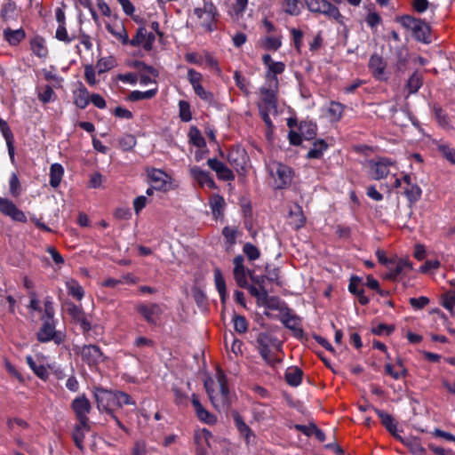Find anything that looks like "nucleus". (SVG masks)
I'll use <instances>...</instances> for the list:
<instances>
[{
  "instance_id": "nucleus-22",
  "label": "nucleus",
  "mask_w": 455,
  "mask_h": 455,
  "mask_svg": "<svg viewBox=\"0 0 455 455\" xmlns=\"http://www.w3.org/2000/svg\"><path fill=\"white\" fill-rule=\"evenodd\" d=\"M244 259L242 255H237L233 259L234 277L237 284L242 288L248 287L247 270L243 266Z\"/></svg>"
},
{
  "instance_id": "nucleus-47",
  "label": "nucleus",
  "mask_w": 455,
  "mask_h": 455,
  "mask_svg": "<svg viewBox=\"0 0 455 455\" xmlns=\"http://www.w3.org/2000/svg\"><path fill=\"white\" fill-rule=\"evenodd\" d=\"M344 111V106L337 101H331L328 108V114L331 121H339Z\"/></svg>"
},
{
  "instance_id": "nucleus-56",
  "label": "nucleus",
  "mask_w": 455,
  "mask_h": 455,
  "mask_svg": "<svg viewBox=\"0 0 455 455\" xmlns=\"http://www.w3.org/2000/svg\"><path fill=\"white\" fill-rule=\"evenodd\" d=\"M55 37L61 42L69 44L73 41L74 37L68 34L66 24L59 25L56 30Z\"/></svg>"
},
{
  "instance_id": "nucleus-33",
  "label": "nucleus",
  "mask_w": 455,
  "mask_h": 455,
  "mask_svg": "<svg viewBox=\"0 0 455 455\" xmlns=\"http://www.w3.org/2000/svg\"><path fill=\"white\" fill-rule=\"evenodd\" d=\"M303 371L297 366L287 368L284 378L286 382L291 387H298L302 380Z\"/></svg>"
},
{
  "instance_id": "nucleus-31",
  "label": "nucleus",
  "mask_w": 455,
  "mask_h": 455,
  "mask_svg": "<svg viewBox=\"0 0 455 455\" xmlns=\"http://www.w3.org/2000/svg\"><path fill=\"white\" fill-rule=\"evenodd\" d=\"M90 96L91 95L88 90L83 84H81L74 92L75 105L81 109H84L90 103Z\"/></svg>"
},
{
  "instance_id": "nucleus-61",
  "label": "nucleus",
  "mask_w": 455,
  "mask_h": 455,
  "mask_svg": "<svg viewBox=\"0 0 455 455\" xmlns=\"http://www.w3.org/2000/svg\"><path fill=\"white\" fill-rule=\"evenodd\" d=\"M203 76L198 71L195 70L194 68H189L188 70V80L192 85L193 88L196 87L197 85L202 84Z\"/></svg>"
},
{
  "instance_id": "nucleus-44",
  "label": "nucleus",
  "mask_w": 455,
  "mask_h": 455,
  "mask_svg": "<svg viewBox=\"0 0 455 455\" xmlns=\"http://www.w3.org/2000/svg\"><path fill=\"white\" fill-rule=\"evenodd\" d=\"M107 29L116 39L121 41V43L123 44H124V45L130 44L131 40H129L128 34H127V32H126V30H125L124 26H119V27H117L116 28L110 26V25H108L107 26Z\"/></svg>"
},
{
  "instance_id": "nucleus-13",
  "label": "nucleus",
  "mask_w": 455,
  "mask_h": 455,
  "mask_svg": "<svg viewBox=\"0 0 455 455\" xmlns=\"http://www.w3.org/2000/svg\"><path fill=\"white\" fill-rule=\"evenodd\" d=\"M135 309L149 324H156L163 312L161 306L156 303H138Z\"/></svg>"
},
{
  "instance_id": "nucleus-17",
  "label": "nucleus",
  "mask_w": 455,
  "mask_h": 455,
  "mask_svg": "<svg viewBox=\"0 0 455 455\" xmlns=\"http://www.w3.org/2000/svg\"><path fill=\"white\" fill-rule=\"evenodd\" d=\"M404 185L403 187V195L407 198L411 204L417 203L422 195L420 187L412 181L410 174L403 175Z\"/></svg>"
},
{
  "instance_id": "nucleus-35",
  "label": "nucleus",
  "mask_w": 455,
  "mask_h": 455,
  "mask_svg": "<svg viewBox=\"0 0 455 455\" xmlns=\"http://www.w3.org/2000/svg\"><path fill=\"white\" fill-rule=\"evenodd\" d=\"M64 175V168L60 164L55 163L50 168V185L56 188L60 186Z\"/></svg>"
},
{
  "instance_id": "nucleus-10",
  "label": "nucleus",
  "mask_w": 455,
  "mask_h": 455,
  "mask_svg": "<svg viewBox=\"0 0 455 455\" xmlns=\"http://www.w3.org/2000/svg\"><path fill=\"white\" fill-rule=\"evenodd\" d=\"M279 84H272L271 83H265L259 88V107H266L270 108H277V92Z\"/></svg>"
},
{
  "instance_id": "nucleus-39",
  "label": "nucleus",
  "mask_w": 455,
  "mask_h": 455,
  "mask_svg": "<svg viewBox=\"0 0 455 455\" xmlns=\"http://www.w3.org/2000/svg\"><path fill=\"white\" fill-rule=\"evenodd\" d=\"M299 130L303 136V139L309 140L316 135V124L310 121H302L299 124Z\"/></svg>"
},
{
  "instance_id": "nucleus-32",
  "label": "nucleus",
  "mask_w": 455,
  "mask_h": 455,
  "mask_svg": "<svg viewBox=\"0 0 455 455\" xmlns=\"http://www.w3.org/2000/svg\"><path fill=\"white\" fill-rule=\"evenodd\" d=\"M385 372L394 379H400L407 376V370L401 360H398L395 364L387 363Z\"/></svg>"
},
{
  "instance_id": "nucleus-14",
  "label": "nucleus",
  "mask_w": 455,
  "mask_h": 455,
  "mask_svg": "<svg viewBox=\"0 0 455 455\" xmlns=\"http://www.w3.org/2000/svg\"><path fill=\"white\" fill-rule=\"evenodd\" d=\"M156 41V34L149 32L145 27H140L136 36L131 40L130 45L142 46L146 51H150Z\"/></svg>"
},
{
  "instance_id": "nucleus-59",
  "label": "nucleus",
  "mask_w": 455,
  "mask_h": 455,
  "mask_svg": "<svg viewBox=\"0 0 455 455\" xmlns=\"http://www.w3.org/2000/svg\"><path fill=\"white\" fill-rule=\"evenodd\" d=\"M234 328L239 333L246 332L248 329V322L244 316L235 315L233 318Z\"/></svg>"
},
{
  "instance_id": "nucleus-42",
  "label": "nucleus",
  "mask_w": 455,
  "mask_h": 455,
  "mask_svg": "<svg viewBox=\"0 0 455 455\" xmlns=\"http://www.w3.org/2000/svg\"><path fill=\"white\" fill-rule=\"evenodd\" d=\"M302 8V0H285L283 4V11L292 16L300 14Z\"/></svg>"
},
{
  "instance_id": "nucleus-36",
  "label": "nucleus",
  "mask_w": 455,
  "mask_h": 455,
  "mask_svg": "<svg viewBox=\"0 0 455 455\" xmlns=\"http://www.w3.org/2000/svg\"><path fill=\"white\" fill-rule=\"evenodd\" d=\"M26 362L38 378L44 380L48 379L49 371L44 364H37L31 355L26 357Z\"/></svg>"
},
{
  "instance_id": "nucleus-16",
  "label": "nucleus",
  "mask_w": 455,
  "mask_h": 455,
  "mask_svg": "<svg viewBox=\"0 0 455 455\" xmlns=\"http://www.w3.org/2000/svg\"><path fill=\"white\" fill-rule=\"evenodd\" d=\"M369 69L372 76L378 81H387L388 76L386 72L387 63L379 54H372L369 60Z\"/></svg>"
},
{
  "instance_id": "nucleus-9",
  "label": "nucleus",
  "mask_w": 455,
  "mask_h": 455,
  "mask_svg": "<svg viewBox=\"0 0 455 455\" xmlns=\"http://www.w3.org/2000/svg\"><path fill=\"white\" fill-rule=\"evenodd\" d=\"M263 64L267 68L265 80L267 83L272 84H279L277 78L278 75H281L285 70V64L282 61H274L269 54H264L262 56Z\"/></svg>"
},
{
  "instance_id": "nucleus-41",
  "label": "nucleus",
  "mask_w": 455,
  "mask_h": 455,
  "mask_svg": "<svg viewBox=\"0 0 455 455\" xmlns=\"http://www.w3.org/2000/svg\"><path fill=\"white\" fill-rule=\"evenodd\" d=\"M214 281L216 289L220 296V299L224 303L227 297L226 283L221 271L218 268L214 270Z\"/></svg>"
},
{
  "instance_id": "nucleus-30",
  "label": "nucleus",
  "mask_w": 455,
  "mask_h": 455,
  "mask_svg": "<svg viewBox=\"0 0 455 455\" xmlns=\"http://www.w3.org/2000/svg\"><path fill=\"white\" fill-rule=\"evenodd\" d=\"M26 37V33L22 28L11 29L10 28L4 30V38L12 46L18 45Z\"/></svg>"
},
{
  "instance_id": "nucleus-45",
  "label": "nucleus",
  "mask_w": 455,
  "mask_h": 455,
  "mask_svg": "<svg viewBox=\"0 0 455 455\" xmlns=\"http://www.w3.org/2000/svg\"><path fill=\"white\" fill-rule=\"evenodd\" d=\"M282 45L280 36H267L261 40V46L267 51H277Z\"/></svg>"
},
{
  "instance_id": "nucleus-60",
  "label": "nucleus",
  "mask_w": 455,
  "mask_h": 455,
  "mask_svg": "<svg viewBox=\"0 0 455 455\" xmlns=\"http://www.w3.org/2000/svg\"><path fill=\"white\" fill-rule=\"evenodd\" d=\"M365 22L371 29H374L381 23V17L375 11H370L365 17Z\"/></svg>"
},
{
  "instance_id": "nucleus-34",
  "label": "nucleus",
  "mask_w": 455,
  "mask_h": 455,
  "mask_svg": "<svg viewBox=\"0 0 455 455\" xmlns=\"http://www.w3.org/2000/svg\"><path fill=\"white\" fill-rule=\"evenodd\" d=\"M30 46L33 53L39 58H46L48 49L45 44V40L41 36H35L30 41Z\"/></svg>"
},
{
  "instance_id": "nucleus-11",
  "label": "nucleus",
  "mask_w": 455,
  "mask_h": 455,
  "mask_svg": "<svg viewBox=\"0 0 455 455\" xmlns=\"http://www.w3.org/2000/svg\"><path fill=\"white\" fill-rule=\"evenodd\" d=\"M94 396L99 411H105L109 414L113 412V408L116 407V391L96 388Z\"/></svg>"
},
{
  "instance_id": "nucleus-3",
  "label": "nucleus",
  "mask_w": 455,
  "mask_h": 455,
  "mask_svg": "<svg viewBox=\"0 0 455 455\" xmlns=\"http://www.w3.org/2000/svg\"><path fill=\"white\" fill-rule=\"evenodd\" d=\"M396 21L403 28L411 30L412 36L417 41L425 44L430 43V27L425 20L411 15H403L397 17Z\"/></svg>"
},
{
  "instance_id": "nucleus-57",
  "label": "nucleus",
  "mask_w": 455,
  "mask_h": 455,
  "mask_svg": "<svg viewBox=\"0 0 455 455\" xmlns=\"http://www.w3.org/2000/svg\"><path fill=\"white\" fill-rule=\"evenodd\" d=\"M248 288H249L250 293L252 296L258 298V299H259V300H265L268 297L267 290L264 287V285H262L260 283H259V287L251 285V286H249Z\"/></svg>"
},
{
  "instance_id": "nucleus-51",
  "label": "nucleus",
  "mask_w": 455,
  "mask_h": 455,
  "mask_svg": "<svg viewBox=\"0 0 455 455\" xmlns=\"http://www.w3.org/2000/svg\"><path fill=\"white\" fill-rule=\"evenodd\" d=\"M129 404L135 405V401L127 393L116 391V407H123Z\"/></svg>"
},
{
  "instance_id": "nucleus-55",
  "label": "nucleus",
  "mask_w": 455,
  "mask_h": 455,
  "mask_svg": "<svg viewBox=\"0 0 455 455\" xmlns=\"http://www.w3.org/2000/svg\"><path fill=\"white\" fill-rule=\"evenodd\" d=\"M222 235L226 240V242L229 245H233L235 243L236 236H237V228L235 227H225L222 230Z\"/></svg>"
},
{
  "instance_id": "nucleus-6",
  "label": "nucleus",
  "mask_w": 455,
  "mask_h": 455,
  "mask_svg": "<svg viewBox=\"0 0 455 455\" xmlns=\"http://www.w3.org/2000/svg\"><path fill=\"white\" fill-rule=\"evenodd\" d=\"M268 170L275 180V188L282 189L291 183L293 172L288 165L279 162H273L268 165Z\"/></svg>"
},
{
  "instance_id": "nucleus-18",
  "label": "nucleus",
  "mask_w": 455,
  "mask_h": 455,
  "mask_svg": "<svg viewBox=\"0 0 455 455\" xmlns=\"http://www.w3.org/2000/svg\"><path fill=\"white\" fill-rule=\"evenodd\" d=\"M148 176L156 190L167 191L172 187V178L159 169H152L148 172Z\"/></svg>"
},
{
  "instance_id": "nucleus-64",
  "label": "nucleus",
  "mask_w": 455,
  "mask_h": 455,
  "mask_svg": "<svg viewBox=\"0 0 455 455\" xmlns=\"http://www.w3.org/2000/svg\"><path fill=\"white\" fill-rule=\"evenodd\" d=\"M234 80L235 82V84L236 86L241 90L243 91V92L245 93H249V91H248V81L247 79L243 76L240 72L238 71H235L234 73Z\"/></svg>"
},
{
  "instance_id": "nucleus-48",
  "label": "nucleus",
  "mask_w": 455,
  "mask_h": 455,
  "mask_svg": "<svg viewBox=\"0 0 455 455\" xmlns=\"http://www.w3.org/2000/svg\"><path fill=\"white\" fill-rule=\"evenodd\" d=\"M189 141L197 148H204L206 146L205 140L202 136L201 132L196 127H191L189 133Z\"/></svg>"
},
{
  "instance_id": "nucleus-21",
  "label": "nucleus",
  "mask_w": 455,
  "mask_h": 455,
  "mask_svg": "<svg viewBox=\"0 0 455 455\" xmlns=\"http://www.w3.org/2000/svg\"><path fill=\"white\" fill-rule=\"evenodd\" d=\"M43 325L37 332V339L41 342H48L52 339L60 344L61 339L56 337L54 320H43Z\"/></svg>"
},
{
  "instance_id": "nucleus-7",
  "label": "nucleus",
  "mask_w": 455,
  "mask_h": 455,
  "mask_svg": "<svg viewBox=\"0 0 455 455\" xmlns=\"http://www.w3.org/2000/svg\"><path fill=\"white\" fill-rule=\"evenodd\" d=\"M368 164L371 179L379 180L387 177L390 168L395 165V161L389 157L379 156L370 160Z\"/></svg>"
},
{
  "instance_id": "nucleus-5",
  "label": "nucleus",
  "mask_w": 455,
  "mask_h": 455,
  "mask_svg": "<svg viewBox=\"0 0 455 455\" xmlns=\"http://www.w3.org/2000/svg\"><path fill=\"white\" fill-rule=\"evenodd\" d=\"M194 16L196 17L197 24L206 31L212 32L217 28L218 12L212 3L204 2L203 8H196Z\"/></svg>"
},
{
  "instance_id": "nucleus-20",
  "label": "nucleus",
  "mask_w": 455,
  "mask_h": 455,
  "mask_svg": "<svg viewBox=\"0 0 455 455\" xmlns=\"http://www.w3.org/2000/svg\"><path fill=\"white\" fill-rule=\"evenodd\" d=\"M191 403L200 421L208 425H214L217 422V417L203 406L196 395H192Z\"/></svg>"
},
{
  "instance_id": "nucleus-63",
  "label": "nucleus",
  "mask_w": 455,
  "mask_h": 455,
  "mask_svg": "<svg viewBox=\"0 0 455 455\" xmlns=\"http://www.w3.org/2000/svg\"><path fill=\"white\" fill-rule=\"evenodd\" d=\"M442 305L449 311L455 307V292H447L443 296Z\"/></svg>"
},
{
  "instance_id": "nucleus-43",
  "label": "nucleus",
  "mask_w": 455,
  "mask_h": 455,
  "mask_svg": "<svg viewBox=\"0 0 455 455\" xmlns=\"http://www.w3.org/2000/svg\"><path fill=\"white\" fill-rule=\"evenodd\" d=\"M423 77L418 72H414L407 81L406 88L410 94L416 93L422 86Z\"/></svg>"
},
{
  "instance_id": "nucleus-12",
  "label": "nucleus",
  "mask_w": 455,
  "mask_h": 455,
  "mask_svg": "<svg viewBox=\"0 0 455 455\" xmlns=\"http://www.w3.org/2000/svg\"><path fill=\"white\" fill-rule=\"evenodd\" d=\"M387 269L388 272L386 277L394 281L411 271L412 269V264L406 258L393 259V264H389Z\"/></svg>"
},
{
  "instance_id": "nucleus-29",
  "label": "nucleus",
  "mask_w": 455,
  "mask_h": 455,
  "mask_svg": "<svg viewBox=\"0 0 455 455\" xmlns=\"http://www.w3.org/2000/svg\"><path fill=\"white\" fill-rule=\"evenodd\" d=\"M235 427L239 433L244 437L245 442L249 444L252 438H254V435L250 428V427L243 421V418L239 413L235 412L233 415Z\"/></svg>"
},
{
  "instance_id": "nucleus-38",
  "label": "nucleus",
  "mask_w": 455,
  "mask_h": 455,
  "mask_svg": "<svg viewBox=\"0 0 455 455\" xmlns=\"http://www.w3.org/2000/svg\"><path fill=\"white\" fill-rule=\"evenodd\" d=\"M66 287L68 292L70 296L77 300H81L84 296V288L80 285V283L75 280L70 279L66 282Z\"/></svg>"
},
{
  "instance_id": "nucleus-54",
  "label": "nucleus",
  "mask_w": 455,
  "mask_h": 455,
  "mask_svg": "<svg viewBox=\"0 0 455 455\" xmlns=\"http://www.w3.org/2000/svg\"><path fill=\"white\" fill-rule=\"evenodd\" d=\"M180 117L183 122H189L192 119V114L190 110V105L186 100H180L179 102Z\"/></svg>"
},
{
  "instance_id": "nucleus-58",
  "label": "nucleus",
  "mask_w": 455,
  "mask_h": 455,
  "mask_svg": "<svg viewBox=\"0 0 455 455\" xmlns=\"http://www.w3.org/2000/svg\"><path fill=\"white\" fill-rule=\"evenodd\" d=\"M119 145L125 151L131 150L136 145V139L132 134H125L119 140Z\"/></svg>"
},
{
  "instance_id": "nucleus-27",
  "label": "nucleus",
  "mask_w": 455,
  "mask_h": 455,
  "mask_svg": "<svg viewBox=\"0 0 455 455\" xmlns=\"http://www.w3.org/2000/svg\"><path fill=\"white\" fill-rule=\"evenodd\" d=\"M0 132L5 140L8 154L12 161L14 160V136L6 121L0 117Z\"/></svg>"
},
{
  "instance_id": "nucleus-40",
  "label": "nucleus",
  "mask_w": 455,
  "mask_h": 455,
  "mask_svg": "<svg viewBox=\"0 0 455 455\" xmlns=\"http://www.w3.org/2000/svg\"><path fill=\"white\" fill-rule=\"evenodd\" d=\"M328 145L323 140H317L314 142L312 148L307 152V157L309 159H319L327 149Z\"/></svg>"
},
{
  "instance_id": "nucleus-23",
  "label": "nucleus",
  "mask_w": 455,
  "mask_h": 455,
  "mask_svg": "<svg viewBox=\"0 0 455 455\" xmlns=\"http://www.w3.org/2000/svg\"><path fill=\"white\" fill-rule=\"evenodd\" d=\"M378 417L381 420V424L385 427V428L396 439L403 441L402 436L398 434L397 429V422L393 418L392 415L387 412L381 411L379 409H373Z\"/></svg>"
},
{
  "instance_id": "nucleus-53",
  "label": "nucleus",
  "mask_w": 455,
  "mask_h": 455,
  "mask_svg": "<svg viewBox=\"0 0 455 455\" xmlns=\"http://www.w3.org/2000/svg\"><path fill=\"white\" fill-rule=\"evenodd\" d=\"M195 93L204 101L212 104L214 102L213 93L205 90L202 84L193 88Z\"/></svg>"
},
{
  "instance_id": "nucleus-25",
  "label": "nucleus",
  "mask_w": 455,
  "mask_h": 455,
  "mask_svg": "<svg viewBox=\"0 0 455 455\" xmlns=\"http://www.w3.org/2000/svg\"><path fill=\"white\" fill-rule=\"evenodd\" d=\"M192 178L199 184L200 187L215 188V182L211 178L208 172L203 170L199 166H192L189 170Z\"/></svg>"
},
{
  "instance_id": "nucleus-62",
  "label": "nucleus",
  "mask_w": 455,
  "mask_h": 455,
  "mask_svg": "<svg viewBox=\"0 0 455 455\" xmlns=\"http://www.w3.org/2000/svg\"><path fill=\"white\" fill-rule=\"evenodd\" d=\"M435 116L439 123L440 125L443 127L449 126V118L445 111L440 108V107H435L434 108Z\"/></svg>"
},
{
  "instance_id": "nucleus-2",
  "label": "nucleus",
  "mask_w": 455,
  "mask_h": 455,
  "mask_svg": "<svg viewBox=\"0 0 455 455\" xmlns=\"http://www.w3.org/2000/svg\"><path fill=\"white\" fill-rule=\"evenodd\" d=\"M258 351L262 359L268 364H275L280 360L277 353L282 348V342L271 332H259L256 338Z\"/></svg>"
},
{
  "instance_id": "nucleus-4",
  "label": "nucleus",
  "mask_w": 455,
  "mask_h": 455,
  "mask_svg": "<svg viewBox=\"0 0 455 455\" xmlns=\"http://www.w3.org/2000/svg\"><path fill=\"white\" fill-rule=\"evenodd\" d=\"M305 4L309 12L333 19L340 25L345 24V17L341 14L339 8L328 0H306Z\"/></svg>"
},
{
  "instance_id": "nucleus-52",
  "label": "nucleus",
  "mask_w": 455,
  "mask_h": 455,
  "mask_svg": "<svg viewBox=\"0 0 455 455\" xmlns=\"http://www.w3.org/2000/svg\"><path fill=\"white\" fill-rule=\"evenodd\" d=\"M114 59L112 57L101 58L96 63V69L99 74L105 73L114 67Z\"/></svg>"
},
{
  "instance_id": "nucleus-19",
  "label": "nucleus",
  "mask_w": 455,
  "mask_h": 455,
  "mask_svg": "<svg viewBox=\"0 0 455 455\" xmlns=\"http://www.w3.org/2000/svg\"><path fill=\"white\" fill-rule=\"evenodd\" d=\"M71 407L78 421H89L88 414L91 411L92 406L90 401L84 395L75 398L71 403Z\"/></svg>"
},
{
  "instance_id": "nucleus-26",
  "label": "nucleus",
  "mask_w": 455,
  "mask_h": 455,
  "mask_svg": "<svg viewBox=\"0 0 455 455\" xmlns=\"http://www.w3.org/2000/svg\"><path fill=\"white\" fill-rule=\"evenodd\" d=\"M89 421H78V423L75 426L72 437L76 446L83 451L84 450V441L86 434L90 431Z\"/></svg>"
},
{
  "instance_id": "nucleus-49",
  "label": "nucleus",
  "mask_w": 455,
  "mask_h": 455,
  "mask_svg": "<svg viewBox=\"0 0 455 455\" xmlns=\"http://www.w3.org/2000/svg\"><path fill=\"white\" fill-rule=\"evenodd\" d=\"M402 442L403 443H405L409 447L410 451H411V453L413 455H426L427 451L422 446V444L420 443L419 440L412 439V440H410V441H404L403 439Z\"/></svg>"
},
{
  "instance_id": "nucleus-15",
  "label": "nucleus",
  "mask_w": 455,
  "mask_h": 455,
  "mask_svg": "<svg viewBox=\"0 0 455 455\" xmlns=\"http://www.w3.org/2000/svg\"><path fill=\"white\" fill-rule=\"evenodd\" d=\"M0 212L10 217L12 220L25 223L27 222V217L25 213L20 210L15 204L4 197H0Z\"/></svg>"
},
{
  "instance_id": "nucleus-1",
  "label": "nucleus",
  "mask_w": 455,
  "mask_h": 455,
  "mask_svg": "<svg viewBox=\"0 0 455 455\" xmlns=\"http://www.w3.org/2000/svg\"><path fill=\"white\" fill-rule=\"evenodd\" d=\"M204 386L209 398L218 411H226L231 404V394L224 372L218 370L214 379H207Z\"/></svg>"
},
{
  "instance_id": "nucleus-37",
  "label": "nucleus",
  "mask_w": 455,
  "mask_h": 455,
  "mask_svg": "<svg viewBox=\"0 0 455 455\" xmlns=\"http://www.w3.org/2000/svg\"><path fill=\"white\" fill-rule=\"evenodd\" d=\"M282 321L288 329L292 330L296 333L302 334L300 319L296 315L287 313L283 315Z\"/></svg>"
},
{
  "instance_id": "nucleus-8",
  "label": "nucleus",
  "mask_w": 455,
  "mask_h": 455,
  "mask_svg": "<svg viewBox=\"0 0 455 455\" xmlns=\"http://www.w3.org/2000/svg\"><path fill=\"white\" fill-rule=\"evenodd\" d=\"M78 354L83 362L91 369H97L107 359V356L97 345H84L80 348Z\"/></svg>"
},
{
  "instance_id": "nucleus-46",
  "label": "nucleus",
  "mask_w": 455,
  "mask_h": 455,
  "mask_svg": "<svg viewBox=\"0 0 455 455\" xmlns=\"http://www.w3.org/2000/svg\"><path fill=\"white\" fill-rule=\"evenodd\" d=\"M157 93V88L150 89L145 92L132 91L129 95V100L132 101H138L142 100H149L154 98Z\"/></svg>"
},
{
  "instance_id": "nucleus-28",
  "label": "nucleus",
  "mask_w": 455,
  "mask_h": 455,
  "mask_svg": "<svg viewBox=\"0 0 455 455\" xmlns=\"http://www.w3.org/2000/svg\"><path fill=\"white\" fill-rule=\"evenodd\" d=\"M209 205L215 220L222 219L224 216L225 200L219 194H213L209 198Z\"/></svg>"
},
{
  "instance_id": "nucleus-24",
  "label": "nucleus",
  "mask_w": 455,
  "mask_h": 455,
  "mask_svg": "<svg viewBox=\"0 0 455 455\" xmlns=\"http://www.w3.org/2000/svg\"><path fill=\"white\" fill-rule=\"evenodd\" d=\"M348 291L350 293L357 297L358 302L362 306H366L370 302V299L365 296L364 290L362 287V278L357 275H352L349 280Z\"/></svg>"
},
{
  "instance_id": "nucleus-50",
  "label": "nucleus",
  "mask_w": 455,
  "mask_h": 455,
  "mask_svg": "<svg viewBox=\"0 0 455 455\" xmlns=\"http://www.w3.org/2000/svg\"><path fill=\"white\" fill-rule=\"evenodd\" d=\"M243 252L251 261L256 260L260 257V251L258 247L251 243H244Z\"/></svg>"
}]
</instances>
